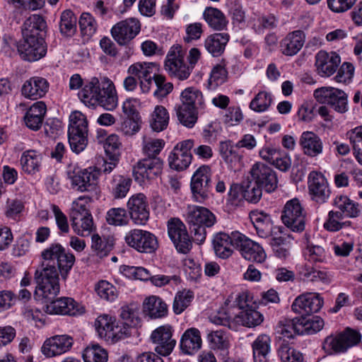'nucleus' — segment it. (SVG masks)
<instances>
[{"label": "nucleus", "instance_id": "f257e3e1", "mask_svg": "<svg viewBox=\"0 0 362 362\" xmlns=\"http://www.w3.org/2000/svg\"><path fill=\"white\" fill-rule=\"evenodd\" d=\"M279 296H226L223 305L210 321L217 325L237 329L239 325L255 327L262 324L263 315L256 309L267 302L279 303Z\"/></svg>", "mask_w": 362, "mask_h": 362}, {"label": "nucleus", "instance_id": "f03ea898", "mask_svg": "<svg viewBox=\"0 0 362 362\" xmlns=\"http://www.w3.org/2000/svg\"><path fill=\"white\" fill-rule=\"evenodd\" d=\"M78 95L81 102L88 107L100 105L106 110L112 111L118 105L115 85L106 77L101 84L98 78H91L85 83Z\"/></svg>", "mask_w": 362, "mask_h": 362}, {"label": "nucleus", "instance_id": "7ed1b4c3", "mask_svg": "<svg viewBox=\"0 0 362 362\" xmlns=\"http://www.w3.org/2000/svg\"><path fill=\"white\" fill-rule=\"evenodd\" d=\"M185 221L192 240L201 245L206 238V228H211L216 223V217L209 209L192 205L187 207Z\"/></svg>", "mask_w": 362, "mask_h": 362}, {"label": "nucleus", "instance_id": "20e7f679", "mask_svg": "<svg viewBox=\"0 0 362 362\" xmlns=\"http://www.w3.org/2000/svg\"><path fill=\"white\" fill-rule=\"evenodd\" d=\"M41 257V268L54 274L59 272L63 279H66L75 262V256L59 243L51 244L42 252Z\"/></svg>", "mask_w": 362, "mask_h": 362}, {"label": "nucleus", "instance_id": "39448f33", "mask_svg": "<svg viewBox=\"0 0 362 362\" xmlns=\"http://www.w3.org/2000/svg\"><path fill=\"white\" fill-rule=\"evenodd\" d=\"M100 170L96 168L81 169L70 165L67 170L68 178L71 180L72 189L80 192H87L92 197L98 198Z\"/></svg>", "mask_w": 362, "mask_h": 362}, {"label": "nucleus", "instance_id": "423d86ee", "mask_svg": "<svg viewBox=\"0 0 362 362\" xmlns=\"http://www.w3.org/2000/svg\"><path fill=\"white\" fill-rule=\"evenodd\" d=\"M88 121L80 111H74L69 116L68 139L71 149L79 153L88 144Z\"/></svg>", "mask_w": 362, "mask_h": 362}, {"label": "nucleus", "instance_id": "0eeeda50", "mask_svg": "<svg viewBox=\"0 0 362 362\" xmlns=\"http://www.w3.org/2000/svg\"><path fill=\"white\" fill-rule=\"evenodd\" d=\"M281 218L283 223L293 232L301 233L305 229L308 222L307 212L297 198L286 202Z\"/></svg>", "mask_w": 362, "mask_h": 362}, {"label": "nucleus", "instance_id": "6e6552de", "mask_svg": "<svg viewBox=\"0 0 362 362\" xmlns=\"http://www.w3.org/2000/svg\"><path fill=\"white\" fill-rule=\"evenodd\" d=\"M193 199L204 203L211 194V170L209 165H203L194 173L190 182Z\"/></svg>", "mask_w": 362, "mask_h": 362}, {"label": "nucleus", "instance_id": "1a4fd4ad", "mask_svg": "<svg viewBox=\"0 0 362 362\" xmlns=\"http://www.w3.org/2000/svg\"><path fill=\"white\" fill-rule=\"evenodd\" d=\"M35 301H40L42 309L50 315H75L79 312L77 303L66 296L50 298L49 296H36Z\"/></svg>", "mask_w": 362, "mask_h": 362}, {"label": "nucleus", "instance_id": "9d476101", "mask_svg": "<svg viewBox=\"0 0 362 362\" xmlns=\"http://www.w3.org/2000/svg\"><path fill=\"white\" fill-rule=\"evenodd\" d=\"M124 241L128 246L141 253L152 254L158 248L156 236L141 229H132L126 233Z\"/></svg>", "mask_w": 362, "mask_h": 362}, {"label": "nucleus", "instance_id": "9b49d317", "mask_svg": "<svg viewBox=\"0 0 362 362\" xmlns=\"http://www.w3.org/2000/svg\"><path fill=\"white\" fill-rule=\"evenodd\" d=\"M165 69L180 80L189 76L192 68L185 62V52L181 46L174 45L170 48L165 61Z\"/></svg>", "mask_w": 362, "mask_h": 362}, {"label": "nucleus", "instance_id": "f8f14e48", "mask_svg": "<svg viewBox=\"0 0 362 362\" xmlns=\"http://www.w3.org/2000/svg\"><path fill=\"white\" fill-rule=\"evenodd\" d=\"M168 235L178 252L188 253L192 244L184 223L178 218H171L167 223Z\"/></svg>", "mask_w": 362, "mask_h": 362}, {"label": "nucleus", "instance_id": "ddd939ff", "mask_svg": "<svg viewBox=\"0 0 362 362\" xmlns=\"http://www.w3.org/2000/svg\"><path fill=\"white\" fill-rule=\"evenodd\" d=\"M233 239L235 249L244 259L257 263H262L265 260L267 257L265 251L259 243L241 233L235 234Z\"/></svg>", "mask_w": 362, "mask_h": 362}, {"label": "nucleus", "instance_id": "4468645a", "mask_svg": "<svg viewBox=\"0 0 362 362\" xmlns=\"http://www.w3.org/2000/svg\"><path fill=\"white\" fill-rule=\"evenodd\" d=\"M94 326L100 338L112 343L127 336L126 332L118 326L116 319L106 314L99 315L95 320Z\"/></svg>", "mask_w": 362, "mask_h": 362}, {"label": "nucleus", "instance_id": "2eb2a0df", "mask_svg": "<svg viewBox=\"0 0 362 362\" xmlns=\"http://www.w3.org/2000/svg\"><path fill=\"white\" fill-rule=\"evenodd\" d=\"M253 182L268 193H271L278 187V178L276 172L267 165L257 162L250 170Z\"/></svg>", "mask_w": 362, "mask_h": 362}, {"label": "nucleus", "instance_id": "dca6fc26", "mask_svg": "<svg viewBox=\"0 0 362 362\" xmlns=\"http://www.w3.org/2000/svg\"><path fill=\"white\" fill-rule=\"evenodd\" d=\"M193 146V139H187L177 143L168 156L170 168L177 171L187 169L192 160L191 149Z\"/></svg>", "mask_w": 362, "mask_h": 362}, {"label": "nucleus", "instance_id": "f3484780", "mask_svg": "<svg viewBox=\"0 0 362 362\" xmlns=\"http://www.w3.org/2000/svg\"><path fill=\"white\" fill-rule=\"evenodd\" d=\"M129 217L136 225L144 226L150 216L147 197L143 193L131 196L127 203Z\"/></svg>", "mask_w": 362, "mask_h": 362}, {"label": "nucleus", "instance_id": "a211bd4d", "mask_svg": "<svg viewBox=\"0 0 362 362\" xmlns=\"http://www.w3.org/2000/svg\"><path fill=\"white\" fill-rule=\"evenodd\" d=\"M163 162L158 157L146 158L139 160L133 168L135 180L140 185L146 180H153L161 173Z\"/></svg>", "mask_w": 362, "mask_h": 362}, {"label": "nucleus", "instance_id": "6ab92c4d", "mask_svg": "<svg viewBox=\"0 0 362 362\" xmlns=\"http://www.w3.org/2000/svg\"><path fill=\"white\" fill-rule=\"evenodd\" d=\"M17 49L23 60L35 62L45 56L47 45L44 37H23V40L18 43Z\"/></svg>", "mask_w": 362, "mask_h": 362}, {"label": "nucleus", "instance_id": "aec40b11", "mask_svg": "<svg viewBox=\"0 0 362 362\" xmlns=\"http://www.w3.org/2000/svg\"><path fill=\"white\" fill-rule=\"evenodd\" d=\"M159 66L153 62H136L130 65L127 69L129 75H134L139 81L143 93H148L153 81V75L158 72Z\"/></svg>", "mask_w": 362, "mask_h": 362}, {"label": "nucleus", "instance_id": "412c9836", "mask_svg": "<svg viewBox=\"0 0 362 362\" xmlns=\"http://www.w3.org/2000/svg\"><path fill=\"white\" fill-rule=\"evenodd\" d=\"M140 30V22L130 18L116 23L111 29V34L119 45H126L139 33Z\"/></svg>", "mask_w": 362, "mask_h": 362}, {"label": "nucleus", "instance_id": "4be33fe9", "mask_svg": "<svg viewBox=\"0 0 362 362\" xmlns=\"http://www.w3.org/2000/svg\"><path fill=\"white\" fill-rule=\"evenodd\" d=\"M309 195L317 204H324L329 199L331 191L326 177L316 171L310 173L308 177Z\"/></svg>", "mask_w": 362, "mask_h": 362}, {"label": "nucleus", "instance_id": "5701e85b", "mask_svg": "<svg viewBox=\"0 0 362 362\" xmlns=\"http://www.w3.org/2000/svg\"><path fill=\"white\" fill-rule=\"evenodd\" d=\"M73 344L74 339L69 335H55L44 341L41 351L47 358L54 357L68 352Z\"/></svg>", "mask_w": 362, "mask_h": 362}, {"label": "nucleus", "instance_id": "b1692460", "mask_svg": "<svg viewBox=\"0 0 362 362\" xmlns=\"http://www.w3.org/2000/svg\"><path fill=\"white\" fill-rule=\"evenodd\" d=\"M35 280L37 286L34 289V294H37V290L43 294H58L60 291L59 282V273L47 271L45 269H37L35 273Z\"/></svg>", "mask_w": 362, "mask_h": 362}, {"label": "nucleus", "instance_id": "393cba45", "mask_svg": "<svg viewBox=\"0 0 362 362\" xmlns=\"http://www.w3.org/2000/svg\"><path fill=\"white\" fill-rule=\"evenodd\" d=\"M172 329L170 325H163L152 332L151 338L156 344L155 351L161 356H168L173 350L176 341L172 338Z\"/></svg>", "mask_w": 362, "mask_h": 362}, {"label": "nucleus", "instance_id": "a878e982", "mask_svg": "<svg viewBox=\"0 0 362 362\" xmlns=\"http://www.w3.org/2000/svg\"><path fill=\"white\" fill-rule=\"evenodd\" d=\"M339 64V55L337 52L320 50L315 55V66L322 77H328L337 71Z\"/></svg>", "mask_w": 362, "mask_h": 362}, {"label": "nucleus", "instance_id": "bb28decb", "mask_svg": "<svg viewBox=\"0 0 362 362\" xmlns=\"http://www.w3.org/2000/svg\"><path fill=\"white\" fill-rule=\"evenodd\" d=\"M250 218L259 238H267L273 235V221L271 216L263 211L254 210L250 213Z\"/></svg>", "mask_w": 362, "mask_h": 362}, {"label": "nucleus", "instance_id": "cd10ccee", "mask_svg": "<svg viewBox=\"0 0 362 362\" xmlns=\"http://www.w3.org/2000/svg\"><path fill=\"white\" fill-rule=\"evenodd\" d=\"M49 90V83L47 79L34 76L25 81L21 93L22 95L30 100H37L42 98Z\"/></svg>", "mask_w": 362, "mask_h": 362}, {"label": "nucleus", "instance_id": "c85d7f7f", "mask_svg": "<svg viewBox=\"0 0 362 362\" xmlns=\"http://www.w3.org/2000/svg\"><path fill=\"white\" fill-rule=\"evenodd\" d=\"M235 234H240L238 231H233L228 235L223 232L216 233L213 239V247L215 254L221 259H227L233 255L235 248Z\"/></svg>", "mask_w": 362, "mask_h": 362}, {"label": "nucleus", "instance_id": "c756f323", "mask_svg": "<svg viewBox=\"0 0 362 362\" xmlns=\"http://www.w3.org/2000/svg\"><path fill=\"white\" fill-rule=\"evenodd\" d=\"M36 296H18V300L23 303H29L25 305L23 311L24 319L30 324L38 326V323H42L43 314L41 312L42 305L40 301H35Z\"/></svg>", "mask_w": 362, "mask_h": 362}, {"label": "nucleus", "instance_id": "7c9ffc66", "mask_svg": "<svg viewBox=\"0 0 362 362\" xmlns=\"http://www.w3.org/2000/svg\"><path fill=\"white\" fill-rule=\"evenodd\" d=\"M305 40L303 31L297 30L288 33L280 42L282 54L286 56L296 54L303 47Z\"/></svg>", "mask_w": 362, "mask_h": 362}, {"label": "nucleus", "instance_id": "2f4dec72", "mask_svg": "<svg viewBox=\"0 0 362 362\" xmlns=\"http://www.w3.org/2000/svg\"><path fill=\"white\" fill-rule=\"evenodd\" d=\"M143 312L151 319L165 317L168 314V305L157 296H148L143 302Z\"/></svg>", "mask_w": 362, "mask_h": 362}, {"label": "nucleus", "instance_id": "473e14b6", "mask_svg": "<svg viewBox=\"0 0 362 362\" xmlns=\"http://www.w3.org/2000/svg\"><path fill=\"white\" fill-rule=\"evenodd\" d=\"M47 23L45 18L37 14L31 15L23 23V37L37 38L44 37Z\"/></svg>", "mask_w": 362, "mask_h": 362}, {"label": "nucleus", "instance_id": "72a5a7b5", "mask_svg": "<svg viewBox=\"0 0 362 362\" xmlns=\"http://www.w3.org/2000/svg\"><path fill=\"white\" fill-rule=\"evenodd\" d=\"M323 304L320 296H298L292 304V310L297 313L318 312Z\"/></svg>", "mask_w": 362, "mask_h": 362}, {"label": "nucleus", "instance_id": "f704fd0d", "mask_svg": "<svg viewBox=\"0 0 362 362\" xmlns=\"http://www.w3.org/2000/svg\"><path fill=\"white\" fill-rule=\"evenodd\" d=\"M47 111L46 105L42 101L35 103L24 116L25 124L29 129L37 131L42 127Z\"/></svg>", "mask_w": 362, "mask_h": 362}, {"label": "nucleus", "instance_id": "c9c22d12", "mask_svg": "<svg viewBox=\"0 0 362 362\" xmlns=\"http://www.w3.org/2000/svg\"><path fill=\"white\" fill-rule=\"evenodd\" d=\"M229 40L230 35L227 33L211 34L204 40V47L214 57H218L223 54Z\"/></svg>", "mask_w": 362, "mask_h": 362}, {"label": "nucleus", "instance_id": "e433bc0d", "mask_svg": "<svg viewBox=\"0 0 362 362\" xmlns=\"http://www.w3.org/2000/svg\"><path fill=\"white\" fill-rule=\"evenodd\" d=\"M202 344L199 330L197 328H189L182 336L180 348L185 354L192 355L200 349Z\"/></svg>", "mask_w": 362, "mask_h": 362}, {"label": "nucleus", "instance_id": "4c0bfd02", "mask_svg": "<svg viewBox=\"0 0 362 362\" xmlns=\"http://www.w3.org/2000/svg\"><path fill=\"white\" fill-rule=\"evenodd\" d=\"M298 334H313L320 332L325 325L322 317L317 315L296 317Z\"/></svg>", "mask_w": 362, "mask_h": 362}, {"label": "nucleus", "instance_id": "58836bf2", "mask_svg": "<svg viewBox=\"0 0 362 362\" xmlns=\"http://www.w3.org/2000/svg\"><path fill=\"white\" fill-rule=\"evenodd\" d=\"M299 144L303 153L311 157H315L322 153V143L320 137L313 132L302 133Z\"/></svg>", "mask_w": 362, "mask_h": 362}, {"label": "nucleus", "instance_id": "ea45409f", "mask_svg": "<svg viewBox=\"0 0 362 362\" xmlns=\"http://www.w3.org/2000/svg\"><path fill=\"white\" fill-rule=\"evenodd\" d=\"M315 100L321 104H326L335 111L339 112V90L332 87H322L314 91Z\"/></svg>", "mask_w": 362, "mask_h": 362}, {"label": "nucleus", "instance_id": "a19ab883", "mask_svg": "<svg viewBox=\"0 0 362 362\" xmlns=\"http://www.w3.org/2000/svg\"><path fill=\"white\" fill-rule=\"evenodd\" d=\"M120 317L124 323L130 327H136L141 323L140 304L131 302L123 305L120 308Z\"/></svg>", "mask_w": 362, "mask_h": 362}, {"label": "nucleus", "instance_id": "79ce46f5", "mask_svg": "<svg viewBox=\"0 0 362 362\" xmlns=\"http://www.w3.org/2000/svg\"><path fill=\"white\" fill-rule=\"evenodd\" d=\"M115 240L110 236H100L93 234L91 237L90 249L94 255L103 259L108 256L113 250Z\"/></svg>", "mask_w": 362, "mask_h": 362}, {"label": "nucleus", "instance_id": "37998d69", "mask_svg": "<svg viewBox=\"0 0 362 362\" xmlns=\"http://www.w3.org/2000/svg\"><path fill=\"white\" fill-rule=\"evenodd\" d=\"M203 18L208 25L214 30H226L228 23L225 14L214 7H206L204 11Z\"/></svg>", "mask_w": 362, "mask_h": 362}, {"label": "nucleus", "instance_id": "c03bdc74", "mask_svg": "<svg viewBox=\"0 0 362 362\" xmlns=\"http://www.w3.org/2000/svg\"><path fill=\"white\" fill-rule=\"evenodd\" d=\"M271 339L267 334H261L257 337L252 344L255 362H267L270 353Z\"/></svg>", "mask_w": 362, "mask_h": 362}, {"label": "nucleus", "instance_id": "a18cd8bd", "mask_svg": "<svg viewBox=\"0 0 362 362\" xmlns=\"http://www.w3.org/2000/svg\"><path fill=\"white\" fill-rule=\"evenodd\" d=\"M169 121L168 110L163 105H156L151 114L149 124L153 132H160L167 129Z\"/></svg>", "mask_w": 362, "mask_h": 362}, {"label": "nucleus", "instance_id": "49530a36", "mask_svg": "<svg viewBox=\"0 0 362 362\" xmlns=\"http://www.w3.org/2000/svg\"><path fill=\"white\" fill-rule=\"evenodd\" d=\"M132 180L130 177L120 175H114L110 183V193L115 199L124 198L129 192Z\"/></svg>", "mask_w": 362, "mask_h": 362}, {"label": "nucleus", "instance_id": "de8ad7c7", "mask_svg": "<svg viewBox=\"0 0 362 362\" xmlns=\"http://www.w3.org/2000/svg\"><path fill=\"white\" fill-rule=\"evenodd\" d=\"M42 157L33 150L25 151L21 158L22 169L28 174H35L40 170Z\"/></svg>", "mask_w": 362, "mask_h": 362}, {"label": "nucleus", "instance_id": "09e8293b", "mask_svg": "<svg viewBox=\"0 0 362 362\" xmlns=\"http://www.w3.org/2000/svg\"><path fill=\"white\" fill-rule=\"evenodd\" d=\"M179 122L184 126L192 128L197 121L198 110L193 106L186 105H176L175 107Z\"/></svg>", "mask_w": 362, "mask_h": 362}, {"label": "nucleus", "instance_id": "8fccbe9b", "mask_svg": "<svg viewBox=\"0 0 362 362\" xmlns=\"http://www.w3.org/2000/svg\"><path fill=\"white\" fill-rule=\"evenodd\" d=\"M181 105L193 106L197 110L204 109V101L202 93L193 87L185 89L181 93Z\"/></svg>", "mask_w": 362, "mask_h": 362}, {"label": "nucleus", "instance_id": "3c124183", "mask_svg": "<svg viewBox=\"0 0 362 362\" xmlns=\"http://www.w3.org/2000/svg\"><path fill=\"white\" fill-rule=\"evenodd\" d=\"M219 153L222 159L233 168L240 163L241 156L234 149L231 141H224L219 143Z\"/></svg>", "mask_w": 362, "mask_h": 362}, {"label": "nucleus", "instance_id": "603ef678", "mask_svg": "<svg viewBox=\"0 0 362 362\" xmlns=\"http://www.w3.org/2000/svg\"><path fill=\"white\" fill-rule=\"evenodd\" d=\"M71 226L74 232L81 236H88L92 233L94 226L92 215L85 217L77 214L74 215V218H71Z\"/></svg>", "mask_w": 362, "mask_h": 362}, {"label": "nucleus", "instance_id": "864d4df0", "mask_svg": "<svg viewBox=\"0 0 362 362\" xmlns=\"http://www.w3.org/2000/svg\"><path fill=\"white\" fill-rule=\"evenodd\" d=\"M275 331L279 339L285 340L293 338L296 334H298L296 317L292 320L286 318L281 320L276 326Z\"/></svg>", "mask_w": 362, "mask_h": 362}, {"label": "nucleus", "instance_id": "5fc2aeb1", "mask_svg": "<svg viewBox=\"0 0 362 362\" xmlns=\"http://www.w3.org/2000/svg\"><path fill=\"white\" fill-rule=\"evenodd\" d=\"M77 18L70 10L62 12L59 22V30L65 37L73 36L76 31Z\"/></svg>", "mask_w": 362, "mask_h": 362}, {"label": "nucleus", "instance_id": "6e6d98bb", "mask_svg": "<svg viewBox=\"0 0 362 362\" xmlns=\"http://www.w3.org/2000/svg\"><path fill=\"white\" fill-rule=\"evenodd\" d=\"M82 358L84 362H107L108 354L100 345L90 344L83 351Z\"/></svg>", "mask_w": 362, "mask_h": 362}, {"label": "nucleus", "instance_id": "4d7b16f0", "mask_svg": "<svg viewBox=\"0 0 362 362\" xmlns=\"http://www.w3.org/2000/svg\"><path fill=\"white\" fill-rule=\"evenodd\" d=\"M105 219L109 225L114 226H125L129 223V214L124 208H111L107 213Z\"/></svg>", "mask_w": 362, "mask_h": 362}, {"label": "nucleus", "instance_id": "13d9d810", "mask_svg": "<svg viewBox=\"0 0 362 362\" xmlns=\"http://www.w3.org/2000/svg\"><path fill=\"white\" fill-rule=\"evenodd\" d=\"M273 102L271 93L262 90L259 91L250 103V108L257 112L267 111Z\"/></svg>", "mask_w": 362, "mask_h": 362}, {"label": "nucleus", "instance_id": "bf43d9fd", "mask_svg": "<svg viewBox=\"0 0 362 362\" xmlns=\"http://www.w3.org/2000/svg\"><path fill=\"white\" fill-rule=\"evenodd\" d=\"M303 253L305 261L310 264L323 262L326 259L324 248L319 245L310 244L308 240H307V245Z\"/></svg>", "mask_w": 362, "mask_h": 362}, {"label": "nucleus", "instance_id": "052dcab7", "mask_svg": "<svg viewBox=\"0 0 362 362\" xmlns=\"http://www.w3.org/2000/svg\"><path fill=\"white\" fill-rule=\"evenodd\" d=\"M361 340V333L350 327L341 332V352H345L349 348L358 345Z\"/></svg>", "mask_w": 362, "mask_h": 362}, {"label": "nucleus", "instance_id": "680f3d73", "mask_svg": "<svg viewBox=\"0 0 362 362\" xmlns=\"http://www.w3.org/2000/svg\"><path fill=\"white\" fill-rule=\"evenodd\" d=\"M228 78V71L226 64L223 62L215 65L210 73L209 85L210 88L215 89L218 86L224 83Z\"/></svg>", "mask_w": 362, "mask_h": 362}, {"label": "nucleus", "instance_id": "e2e57ef3", "mask_svg": "<svg viewBox=\"0 0 362 362\" xmlns=\"http://www.w3.org/2000/svg\"><path fill=\"white\" fill-rule=\"evenodd\" d=\"M298 271L300 276L303 277L304 280L311 281L320 280L325 283L329 281L327 273L316 270L313 266L307 263L300 267Z\"/></svg>", "mask_w": 362, "mask_h": 362}, {"label": "nucleus", "instance_id": "0e129e2a", "mask_svg": "<svg viewBox=\"0 0 362 362\" xmlns=\"http://www.w3.org/2000/svg\"><path fill=\"white\" fill-rule=\"evenodd\" d=\"M207 339L213 349L227 351L229 343L226 334L222 330L212 331L207 335Z\"/></svg>", "mask_w": 362, "mask_h": 362}, {"label": "nucleus", "instance_id": "69168bd1", "mask_svg": "<svg viewBox=\"0 0 362 362\" xmlns=\"http://www.w3.org/2000/svg\"><path fill=\"white\" fill-rule=\"evenodd\" d=\"M269 244L274 255L281 259H286L289 255V247L286 240L282 236H272L269 240Z\"/></svg>", "mask_w": 362, "mask_h": 362}, {"label": "nucleus", "instance_id": "338daca9", "mask_svg": "<svg viewBox=\"0 0 362 362\" xmlns=\"http://www.w3.org/2000/svg\"><path fill=\"white\" fill-rule=\"evenodd\" d=\"M122 273L129 279L148 281L151 274L144 267L124 265L121 267Z\"/></svg>", "mask_w": 362, "mask_h": 362}, {"label": "nucleus", "instance_id": "774afa93", "mask_svg": "<svg viewBox=\"0 0 362 362\" xmlns=\"http://www.w3.org/2000/svg\"><path fill=\"white\" fill-rule=\"evenodd\" d=\"M165 141L161 139H144L143 151L148 158L157 157L165 146Z\"/></svg>", "mask_w": 362, "mask_h": 362}]
</instances>
